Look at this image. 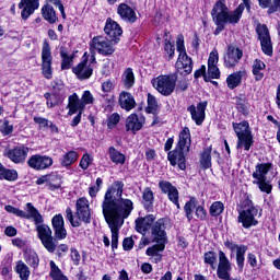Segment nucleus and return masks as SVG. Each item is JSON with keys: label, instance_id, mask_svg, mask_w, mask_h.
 <instances>
[{"label": "nucleus", "instance_id": "nucleus-1", "mask_svg": "<svg viewBox=\"0 0 280 280\" xmlns=\"http://www.w3.org/2000/svg\"><path fill=\"white\" fill-rule=\"evenodd\" d=\"M124 182L116 180L108 186L102 203L103 215L112 232V249L119 244V229L124 226L126 219L130 218L135 203L124 197Z\"/></svg>", "mask_w": 280, "mask_h": 280}, {"label": "nucleus", "instance_id": "nucleus-2", "mask_svg": "<svg viewBox=\"0 0 280 280\" xmlns=\"http://www.w3.org/2000/svg\"><path fill=\"white\" fill-rule=\"evenodd\" d=\"M250 12V2L241 3L234 11L229 10L226 0H218L211 10V16L214 25L217 26L213 35L220 36L223 30H226V25H237L244 14V9Z\"/></svg>", "mask_w": 280, "mask_h": 280}, {"label": "nucleus", "instance_id": "nucleus-3", "mask_svg": "<svg viewBox=\"0 0 280 280\" xmlns=\"http://www.w3.org/2000/svg\"><path fill=\"white\" fill-rule=\"evenodd\" d=\"M31 220L34 221L35 231L37 232L38 240H40L44 248H46L48 253H56L58 238H54L51 228L44 223L45 220L38 209L31 214Z\"/></svg>", "mask_w": 280, "mask_h": 280}, {"label": "nucleus", "instance_id": "nucleus-4", "mask_svg": "<svg viewBox=\"0 0 280 280\" xmlns=\"http://www.w3.org/2000/svg\"><path fill=\"white\" fill-rule=\"evenodd\" d=\"M237 207V222L242 224L243 229H250V226H257L259 224V221L255 219L259 210L255 207L248 195H243Z\"/></svg>", "mask_w": 280, "mask_h": 280}, {"label": "nucleus", "instance_id": "nucleus-5", "mask_svg": "<svg viewBox=\"0 0 280 280\" xmlns=\"http://www.w3.org/2000/svg\"><path fill=\"white\" fill-rule=\"evenodd\" d=\"M232 128L237 137L236 150H242V148H244V150L248 152L253 143H255L248 120L232 122Z\"/></svg>", "mask_w": 280, "mask_h": 280}, {"label": "nucleus", "instance_id": "nucleus-6", "mask_svg": "<svg viewBox=\"0 0 280 280\" xmlns=\"http://www.w3.org/2000/svg\"><path fill=\"white\" fill-rule=\"evenodd\" d=\"M176 47L179 55L175 67L177 71L184 69V75H189V73L194 71V60L187 55V50L185 49V36H183V34L177 36Z\"/></svg>", "mask_w": 280, "mask_h": 280}, {"label": "nucleus", "instance_id": "nucleus-7", "mask_svg": "<svg viewBox=\"0 0 280 280\" xmlns=\"http://www.w3.org/2000/svg\"><path fill=\"white\" fill-rule=\"evenodd\" d=\"M177 80L178 74L176 72L172 74H162L152 80V85L158 90V92H160L161 95H164V97H170V95H172L176 89Z\"/></svg>", "mask_w": 280, "mask_h": 280}, {"label": "nucleus", "instance_id": "nucleus-8", "mask_svg": "<svg viewBox=\"0 0 280 280\" xmlns=\"http://www.w3.org/2000/svg\"><path fill=\"white\" fill-rule=\"evenodd\" d=\"M75 215L78 220H75L73 218V214H71V226H80L82 222H84L85 224H91V208L86 198H79L75 203Z\"/></svg>", "mask_w": 280, "mask_h": 280}, {"label": "nucleus", "instance_id": "nucleus-9", "mask_svg": "<svg viewBox=\"0 0 280 280\" xmlns=\"http://www.w3.org/2000/svg\"><path fill=\"white\" fill-rule=\"evenodd\" d=\"M54 57L51 56V47L49 46V42L45 40L42 47V74L46 80H51L54 78Z\"/></svg>", "mask_w": 280, "mask_h": 280}, {"label": "nucleus", "instance_id": "nucleus-10", "mask_svg": "<svg viewBox=\"0 0 280 280\" xmlns=\"http://www.w3.org/2000/svg\"><path fill=\"white\" fill-rule=\"evenodd\" d=\"M256 34L260 42L262 54H266V56H272V39L270 38V30H268V25L257 24Z\"/></svg>", "mask_w": 280, "mask_h": 280}, {"label": "nucleus", "instance_id": "nucleus-11", "mask_svg": "<svg viewBox=\"0 0 280 280\" xmlns=\"http://www.w3.org/2000/svg\"><path fill=\"white\" fill-rule=\"evenodd\" d=\"M189 151L185 149H179L175 147L173 151H168L167 161L172 165V167H176L178 165L179 170H187V153Z\"/></svg>", "mask_w": 280, "mask_h": 280}, {"label": "nucleus", "instance_id": "nucleus-12", "mask_svg": "<svg viewBox=\"0 0 280 280\" xmlns=\"http://www.w3.org/2000/svg\"><path fill=\"white\" fill-rule=\"evenodd\" d=\"M114 40L104 36H96L92 39V47L96 49L101 56H113L115 54Z\"/></svg>", "mask_w": 280, "mask_h": 280}, {"label": "nucleus", "instance_id": "nucleus-13", "mask_svg": "<svg viewBox=\"0 0 280 280\" xmlns=\"http://www.w3.org/2000/svg\"><path fill=\"white\" fill-rule=\"evenodd\" d=\"M244 57V50L240 47H235L234 45H229L226 52L224 55V66L226 69H233V67H237L240 65V60Z\"/></svg>", "mask_w": 280, "mask_h": 280}, {"label": "nucleus", "instance_id": "nucleus-14", "mask_svg": "<svg viewBox=\"0 0 280 280\" xmlns=\"http://www.w3.org/2000/svg\"><path fill=\"white\" fill-rule=\"evenodd\" d=\"M27 165L32 170L40 172L43 170H49L54 165V160L47 155L35 154L27 160Z\"/></svg>", "mask_w": 280, "mask_h": 280}, {"label": "nucleus", "instance_id": "nucleus-15", "mask_svg": "<svg viewBox=\"0 0 280 280\" xmlns=\"http://www.w3.org/2000/svg\"><path fill=\"white\" fill-rule=\"evenodd\" d=\"M89 56L86 52L83 55L82 61L74 68H72V73L77 75L78 80H89L93 75V67L88 66Z\"/></svg>", "mask_w": 280, "mask_h": 280}, {"label": "nucleus", "instance_id": "nucleus-16", "mask_svg": "<svg viewBox=\"0 0 280 280\" xmlns=\"http://www.w3.org/2000/svg\"><path fill=\"white\" fill-rule=\"evenodd\" d=\"M208 104L209 102L205 101L198 103L197 107L196 105H190L189 107H187V112L190 113L191 119L197 126H202L206 117L205 112L207 110Z\"/></svg>", "mask_w": 280, "mask_h": 280}, {"label": "nucleus", "instance_id": "nucleus-17", "mask_svg": "<svg viewBox=\"0 0 280 280\" xmlns=\"http://www.w3.org/2000/svg\"><path fill=\"white\" fill-rule=\"evenodd\" d=\"M104 32L108 36L109 40H114V45H117V43H119V36L124 34V30H121V26L110 18L106 21Z\"/></svg>", "mask_w": 280, "mask_h": 280}, {"label": "nucleus", "instance_id": "nucleus-18", "mask_svg": "<svg viewBox=\"0 0 280 280\" xmlns=\"http://www.w3.org/2000/svg\"><path fill=\"white\" fill-rule=\"evenodd\" d=\"M145 125V116L137 115L136 113L129 115L126 119V131L137 135Z\"/></svg>", "mask_w": 280, "mask_h": 280}, {"label": "nucleus", "instance_id": "nucleus-19", "mask_svg": "<svg viewBox=\"0 0 280 280\" xmlns=\"http://www.w3.org/2000/svg\"><path fill=\"white\" fill-rule=\"evenodd\" d=\"M165 219H159L153 225L151 226V236L153 242H165L167 243V232H165Z\"/></svg>", "mask_w": 280, "mask_h": 280}, {"label": "nucleus", "instance_id": "nucleus-20", "mask_svg": "<svg viewBox=\"0 0 280 280\" xmlns=\"http://www.w3.org/2000/svg\"><path fill=\"white\" fill-rule=\"evenodd\" d=\"M4 210L7 213H12L13 215H16L18 218H23L24 220H32V213H35L37 210L32 202H27L25 207V211L15 208L11 205L5 206Z\"/></svg>", "mask_w": 280, "mask_h": 280}, {"label": "nucleus", "instance_id": "nucleus-21", "mask_svg": "<svg viewBox=\"0 0 280 280\" xmlns=\"http://www.w3.org/2000/svg\"><path fill=\"white\" fill-rule=\"evenodd\" d=\"M27 154H30V148L25 145L16 147L8 151L7 156L12 161V163H25V159H27Z\"/></svg>", "mask_w": 280, "mask_h": 280}, {"label": "nucleus", "instance_id": "nucleus-22", "mask_svg": "<svg viewBox=\"0 0 280 280\" xmlns=\"http://www.w3.org/2000/svg\"><path fill=\"white\" fill-rule=\"evenodd\" d=\"M156 220V217L154 214H148L145 217H140L136 219V231L138 233H141V235H145L150 229L154 225V221Z\"/></svg>", "mask_w": 280, "mask_h": 280}, {"label": "nucleus", "instance_id": "nucleus-23", "mask_svg": "<svg viewBox=\"0 0 280 280\" xmlns=\"http://www.w3.org/2000/svg\"><path fill=\"white\" fill-rule=\"evenodd\" d=\"M40 3L39 0H21L19 3L21 12V16L24 21H27L30 16L34 13V11L38 10Z\"/></svg>", "mask_w": 280, "mask_h": 280}, {"label": "nucleus", "instance_id": "nucleus-24", "mask_svg": "<svg viewBox=\"0 0 280 280\" xmlns=\"http://www.w3.org/2000/svg\"><path fill=\"white\" fill-rule=\"evenodd\" d=\"M117 14L126 23H137V12L127 3H120L117 8Z\"/></svg>", "mask_w": 280, "mask_h": 280}, {"label": "nucleus", "instance_id": "nucleus-25", "mask_svg": "<svg viewBox=\"0 0 280 280\" xmlns=\"http://www.w3.org/2000/svg\"><path fill=\"white\" fill-rule=\"evenodd\" d=\"M55 237L57 240H65L67 237V230L65 229V218L62 214H56L51 220Z\"/></svg>", "mask_w": 280, "mask_h": 280}, {"label": "nucleus", "instance_id": "nucleus-26", "mask_svg": "<svg viewBox=\"0 0 280 280\" xmlns=\"http://www.w3.org/2000/svg\"><path fill=\"white\" fill-rule=\"evenodd\" d=\"M118 103L120 108L124 110L130 112L132 108H136L137 102L135 101V96L130 92L122 91L119 94Z\"/></svg>", "mask_w": 280, "mask_h": 280}, {"label": "nucleus", "instance_id": "nucleus-27", "mask_svg": "<svg viewBox=\"0 0 280 280\" xmlns=\"http://www.w3.org/2000/svg\"><path fill=\"white\" fill-rule=\"evenodd\" d=\"M176 148H179L180 150H186V152H189L191 148V133L189 131V127H185L179 132V139L176 143Z\"/></svg>", "mask_w": 280, "mask_h": 280}, {"label": "nucleus", "instance_id": "nucleus-28", "mask_svg": "<svg viewBox=\"0 0 280 280\" xmlns=\"http://www.w3.org/2000/svg\"><path fill=\"white\" fill-rule=\"evenodd\" d=\"M24 261L33 270H37L38 266H40V257H38V254L34 249L24 250Z\"/></svg>", "mask_w": 280, "mask_h": 280}, {"label": "nucleus", "instance_id": "nucleus-29", "mask_svg": "<svg viewBox=\"0 0 280 280\" xmlns=\"http://www.w3.org/2000/svg\"><path fill=\"white\" fill-rule=\"evenodd\" d=\"M255 172L253 173V178L255 179H265L268 176V172L272 170V163L267 162V163H258L255 166Z\"/></svg>", "mask_w": 280, "mask_h": 280}, {"label": "nucleus", "instance_id": "nucleus-30", "mask_svg": "<svg viewBox=\"0 0 280 280\" xmlns=\"http://www.w3.org/2000/svg\"><path fill=\"white\" fill-rule=\"evenodd\" d=\"M142 205L145 211H152V209H154V192L152 191V188H144L142 192Z\"/></svg>", "mask_w": 280, "mask_h": 280}, {"label": "nucleus", "instance_id": "nucleus-31", "mask_svg": "<svg viewBox=\"0 0 280 280\" xmlns=\"http://www.w3.org/2000/svg\"><path fill=\"white\" fill-rule=\"evenodd\" d=\"M264 71H266V63L261 59H255L252 66V73L256 82H261Z\"/></svg>", "mask_w": 280, "mask_h": 280}, {"label": "nucleus", "instance_id": "nucleus-32", "mask_svg": "<svg viewBox=\"0 0 280 280\" xmlns=\"http://www.w3.org/2000/svg\"><path fill=\"white\" fill-rule=\"evenodd\" d=\"M45 100H47L46 104L48 108H54V106H60L62 102H65V96L58 93H45Z\"/></svg>", "mask_w": 280, "mask_h": 280}, {"label": "nucleus", "instance_id": "nucleus-33", "mask_svg": "<svg viewBox=\"0 0 280 280\" xmlns=\"http://www.w3.org/2000/svg\"><path fill=\"white\" fill-rule=\"evenodd\" d=\"M242 78H244L243 71H236V72L230 74L226 78L228 88L231 89V91H233V89H237V86H240V84H242Z\"/></svg>", "mask_w": 280, "mask_h": 280}, {"label": "nucleus", "instance_id": "nucleus-34", "mask_svg": "<svg viewBox=\"0 0 280 280\" xmlns=\"http://www.w3.org/2000/svg\"><path fill=\"white\" fill-rule=\"evenodd\" d=\"M108 154L112 163L116 165H124L126 163V154L119 152L115 147L108 148Z\"/></svg>", "mask_w": 280, "mask_h": 280}, {"label": "nucleus", "instance_id": "nucleus-35", "mask_svg": "<svg viewBox=\"0 0 280 280\" xmlns=\"http://www.w3.org/2000/svg\"><path fill=\"white\" fill-rule=\"evenodd\" d=\"M15 272L19 275L21 280H30V275H32L30 267L23 260H19L16 262Z\"/></svg>", "mask_w": 280, "mask_h": 280}, {"label": "nucleus", "instance_id": "nucleus-36", "mask_svg": "<svg viewBox=\"0 0 280 280\" xmlns=\"http://www.w3.org/2000/svg\"><path fill=\"white\" fill-rule=\"evenodd\" d=\"M42 14L45 21H48V23L54 24L58 21V16H56V10H54V7L50 4H46L42 8Z\"/></svg>", "mask_w": 280, "mask_h": 280}, {"label": "nucleus", "instance_id": "nucleus-37", "mask_svg": "<svg viewBox=\"0 0 280 280\" xmlns=\"http://www.w3.org/2000/svg\"><path fill=\"white\" fill-rule=\"evenodd\" d=\"M49 265H50L49 277L52 280H69V278H67V276L62 273V270H60V268L56 265L54 260H50Z\"/></svg>", "mask_w": 280, "mask_h": 280}, {"label": "nucleus", "instance_id": "nucleus-38", "mask_svg": "<svg viewBox=\"0 0 280 280\" xmlns=\"http://www.w3.org/2000/svg\"><path fill=\"white\" fill-rule=\"evenodd\" d=\"M156 244L149 247L145 250V255H148V257H154L156 255H161L160 253H163V250H165V245L167 243L163 242V241H155Z\"/></svg>", "mask_w": 280, "mask_h": 280}, {"label": "nucleus", "instance_id": "nucleus-39", "mask_svg": "<svg viewBox=\"0 0 280 280\" xmlns=\"http://www.w3.org/2000/svg\"><path fill=\"white\" fill-rule=\"evenodd\" d=\"M200 166L202 170H209V167H211V147L203 149L201 152Z\"/></svg>", "mask_w": 280, "mask_h": 280}, {"label": "nucleus", "instance_id": "nucleus-40", "mask_svg": "<svg viewBox=\"0 0 280 280\" xmlns=\"http://www.w3.org/2000/svg\"><path fill=\"white\" fill-rule=\"evenodd\" d=\"M62 185V179L58 173L48 174V188L54 191L55 189H60Z\"/></svg>", "mask_w": 280, "mask_h": 280}, {"label": "nucleus", "instance_id": "nucleus-41", "mask_svg": "<svg viewBox=\"0 0 280 280\" xmlns=\"http://www.w3.org/2000/svg\"><path fill=\"white\" fill-rule=\"evenodd\" d=\"M164 34L166 36L164 39V51L168 55V60H172L174 58L176 47L174 46V43H172V37H167L170 32L165 31Z\"/></svg>", "mask_w": 280, "mask_h": 280}, {"label": "nucleus", "instance_id": "nucleus-42", "mask_svg": "<svg viewBox=\"0 0 280 280\" xmlns=\"http://www.w3.org/2000/svg\"><path fill=\"white\" fill-rule=\"evenodd\" d=\"M122 84L126 89H132L135 86V72L132 68H127L122 74Z\"/></svg>", "mask_w": 280, "mask_h": 280}, {"label": "nucleus", "instance_id": "nucleus-43", "mask_svg": "<svg viewBox=\"0 0 280 280\" xmlns=\"http://www.w3.org/2000/svg\"><path fill=\"white\" fill-rule=\"evenodd\" d=\"M203 261L210 266L211 270H215L218 264V254L213 250H208L203 254Z\"/></svg>", "mask_w": 280, "mask_h": 280}, {"label": "nucleus", "instance_id": "nucleus-44", "mask_svg": "<svg viewBox=\"0 0 280 280\" xmlns=\"http://www.w3.org/2000/svg\"><path fill=\"white\" fill-rule=\"evenodd\" d=\"M196 208V197H190V199L185 203L184 211L188 222L194 220V209Z\"/></svg>", "mask_w": 280, "mask_h": 280}, {"label": "nucleus", "instance_id": "nucleus-45", "mask_svg": "<svg viewBox=\"0 0 280 280\" xmlns=\"http://www.w3.org/2000/svg\"><path fill=\"white\" fill-rule=\"evenodd\" d=\"M159 110V102H156V97L150 93H148V106L145 107V113L148 115H154Z\"/></svg>", "mask_w": 280, "mask_h": 280}, {"label": "nucleus", "instance_id": "nucleus-46", "mask_svg": "<svg viewBox=\"0 0 280 280\" xmlns=\"http://www.w3.org/2000/svg\"><path fill=\"white\" fill-rule=\"evenodd\" d=\"M246 250H248V246L241 245V247H238V250L236 252V264L238 266L240 272L244 270V261H245L244 255H246Z\"/></svg>", "mask_w": 280, "mask_h": 280}, {"label": "nucleus", "instance_id": "nucleus-47", "mask_svg": "<svg viewBox=\"0 0 280 280\" xmlns=\"http://www.w3.org/2000/svg\"><path fill=\"white\" fill-rule=\"evenodd\" d=\"M254 185H258V188L260 189V191H262L264 194H272V184H270V182H268V178L265 179H255L254 180Z\"/></svg>", "mask_w": 280, "mask_h": 280}, {"label": "nucleus", "instance_id": "nucleus-48", "mask_svg": "<svg viewBox=\"0 0 280 280\" xmlns=\"http://www.w3.org/2000/svg\"><path fill=\"white\" fill-rule=\"evenodd\" d=\"M209 211L212 218H218V215H222V213H224V203L222 201H214L210 206Z\"/></svg>", "mask_w": 280, "mask_h": 280}, {"label": "nucleus", "instance_id": "nucleus-49", "mask_svg": "<svg viewBox=\"0 0 280 280\" xmlns=\"http://www.w3.org/2000/svg\"><path fill=\"white\" fill-rule=\"evenodd\" d=\"M60 56L62 58L61 70L65 71L71 69V57H69V51H67L65 47L60 48Z\"/></svg>", "mask_w": 280, "mask_h": 280}, {"label": "nucleus", "instance_id": "nucleus-50", "mask_svg": "<svg viewBox=\"0 0 280 280\" xmlns=\"http://www.w3.org/2000/svg\"><path fill=\"white\" fill-rule=\"evenodd\" d=\"M246 97L244 95L236 96V109L241 115H248V109L246 108Z\"/></svg>", "mask_w": 280, "mask_h": 280}, {"label": "nucleus", "instance_id": "nucleus-51", "mask_svg": "<svg viewBox=\"0 0 280 280\" xmlns=\"http://www.w3.org/2000/svg\"><path fill=\"white\" fill-rule=\"evenodd\" d=\"M102 185H104V179L97 177L95 185L89 188V195L91 196V198L97 197V194H100V190L102 189Z\"/></svg>", "mask_w": 280, "mask_h": 280}, {"label": "nucleus", "instance_id": "nucleus-52", "mask_svg": "<svg viewBox=\"0 0 280 280\" xmlns=\"http://www.w3.org/2000/svg\"><path fill=\"white\" fill-rule=\"evenodd\" d=\"M85 108L86 106L82 100L71 101V115H75V113H84Z\"/></svg>", "mask_w": 280, "mask_h": 280}, {"label": "nucleus", "instance_id": "nucleus-53", "mask_svg": "<svg viewBox=\"0 0 280 280\" xmlns=\"http://www.w3.org/2000/svg\"><path fill=\"white\" fill-rule=\"evenodd\" d=\"M3 180H9L10 183L19 180V172H16V170L5 168Z\"/></svg>", "mask_w": 280, "mask_h": 280}, {"label": "nucleus", "instance_id": "nucleus-54", "mask_svg": "<svg viewBox=\"0 0 280 280\" xmlns=\"http://www.w3.org/2000/svg\"><path fill=\"white\" fill-rule=\"evenodd\" d=\"M167 198L171 202H173V205L177 207V209H180V202L178 201L180 198L178 188L175 187L171 192H168Z\"/></svg>", "mask_w": 280, "mask_h": 280}, {"label": "nucleus", "instance_id": "nucleus-55", "mask_svg": "<svg viewBox=\"0 0 280 280\" xmlns=\"http://www.w3.org/2000/svg\"><path fill=\"white\" fill-rule=\"evenodd\" d=\"M119 121H121V116H119L117 113L112 114L107 119V128L113 130V128H115Z\"/></svg>", "mask_w": 280, "mask_h": 280}, {"label": "nucleus", "instance_id": "nucleus-56", "mask_svg": "<svg viewBox=\"0 0 280 280\" xmlns=\"http://www.w3.org/2000/svg\"><path fill=\"white\" fill-rule=\"evenodd\" d=\"M54 93L65 96V83L60 80H56L51 83Z\"/></svg>", "mask_w": 280, "mask_h": 280}, {"label": "nucleus", "instance_id": "nucleus-57", "mask_svg": "<svg viewBox=\"0 0 280 280\" xmlns=\"http://www.w3.org/2000/svg\"><path fill=\"white\" fill-rule=\"evenodd\" d=\"M159 187H160L162 194H170L173 189L176 188V186L172 185V183H170L167 180H160Z\"/></svg>", "mask_w": 280, "mask_h": 280}, {"label": "nucleus", "instance_id": "nucleus-58", "mask_svg": "<svg viewBox=\"0 0 280 280\" xmlns=\"http://www.w3.org/2000/svg\"><path fill=\"white\" fill-rule=\"evenodd\" d=\"M91 163H93V159L91 158V155H89V153H85L80 161L81 170H89Z\"/></svg>", "mask_w": 280, "mask_h": 280}, {"label": "nucleus", "instance_id": "nucleus-59", "mask_svg": "<svg viewBox=\"0 0 280 280\" xmlns=\"http://www.w3.org/2000/svg\"><path fill=\"white\" fill-rule=\"evenodd\" d=\"M81 102H83V105L86 106L89 104H93L95 102V98L93 97V94H91V91H84L83 95L81 97Z\"/></svg>", "mask_w": 280, "mask_h": 280}, {"label": "nucleus", "instance_id": "nucleus-60", "mask_svg": "<svg viewBox=\"0 0 280 280\" xmlns=\"http://www.w3.org/2000/svg\"><path fill=\"white\" fill-rule=\"evenodd\" d=\"M208 74L212 80H220V68H218V66H209Z\"/></svg>", "mask_w": 280, "mask_h": 280}, {"label": "nucleus", "instance_id": "nucleus-61", "mask_svg": "<svg viewBox=\"0 0 280 280\" xmlns=\"http://www.w3.org/2000/svg\"><path fill=\"white\" fill-rule=\"evenodd\" d=\"M218 60H219L218 50L211 51L208 58V67H217Z\"/></svg>", "mask_w": 280, "mask_h": 280}, {"label": "nucleus", "instance_id": "nucleus-62", "mask_svg": "<svg viewBox=\"0 0 280 280\" xmlns=\"http://www.w3.org/2000/svg\"><path fill=\"white\" fill-rule=\"evenodd\" d=\"M195 214L198 218V220L205 221L207 220V211L205 210V207L198 206L195 210Z\"/></svg>", "mask_w": 280, "mask_h": 280}, {"label": "nucleus", "instance_id": "nucleus-63", "mask_svg": "<svg viewBox=\"0 0 280 280\" xmlns=\"http://www.w3.org/2000/svg\"><path fill=\"white\" fill-rule=\"evenodd\" d=\"M33 121H35V124H38L39 128H49V119L47 118H43V117H34Z\"/></svg>", "mask_w": 280, "mask_h": 280}, {"label": "nucleus", "instance_id": "nucleus-64", "mask_svg": "<svg viewBox=\"0 0 280 280\" xmlns=\"http://www.w3.org/2000/svg\"><path fill=\"white\" fill-rule=\"evenodd\" d=\"M133 247H135V240H132V237H126L122 241L124 250H132Z\"/></svg>", "mask_w": 280, "mask_h": 280}]
</instances>
